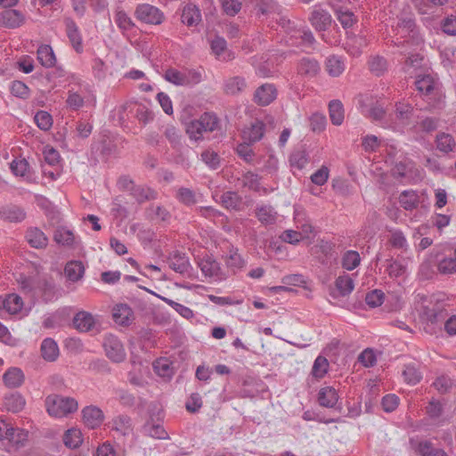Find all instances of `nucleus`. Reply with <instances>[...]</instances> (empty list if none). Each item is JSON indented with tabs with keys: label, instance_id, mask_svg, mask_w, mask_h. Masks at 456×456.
Instances as JSON below:
<instances>
[{
	"label": "nucleus",
	"instance_id": "26",
	"mask_svg": "<svg viewBox=\"0 0 456 456\" xmlns=\"http://www.w3.org/2000/svg\"><path fill=\"white\" fill-rule=\"evenodd\" d=\"M132 316L133 311L126 304L118 305L113 308V320L119 325H128Z\"/></svg>",
	"mask_w": 456,
	"mask_h": 456
},
{
	"label": "nucleus",
	"instance_id": "45",
	"mask_svg": "<svg viewBox=\"0 0 456 456\" xmlns=\"http://www.w3.org/2000/svg\"><path fill=\"white\" fill-rule=\"evenodd\" d=\"M115 22L123 31L131 30L135 24L127 13L123 10H118L115 13Z\"/></svg>",
	"mask_w": 456,
	"mask_h": 456
},
{
	"label": "nucleus",
	"instance_id": "9",
	"mask_svg": "<svg viewBox=\"0 0 456 456\" xmlns=\"http://www.w3.org/2000/svg\"><path fill=\"white\" fill-rule=\"evenodd\" d=\"M169 267L180 274H186L191 269L188 256L184 253L174 251L167 257Z\"/></svg>",
	"mask_w": 456,
	"mask_h": 456
},
{
	"label": "nucleus",
	"instance_id": "54",
	"mask_svg": "<svg viewBox=\"0 0 456 456\" xmlns=\"http://www.w3.org/2000/svg\"><path fill=\"white\" fill-rule=\"evenodd\" d=\"M176 198L186 206H192L197 202L194 191L189 188H180L176 192Z\"/></svg>",
	"mask_w": 456,
	"mask_h": 456
},
{
	"label": "nucleus",
	"instance_id": "14",
	"mask_svg": "<svg viewBox=\"0 0 456 456\" xmlns=\"http://www.w3.org/2000/svg\"><path fill=\"white\" fill-rule=\"evenodd\" d=\"M320 70V64L314 58L304 57L299 61L297 65L298 74L307 77H315Z\"/></svg>",
	"mask_w": 456,
	"mask_h": 456
},
{
	"label": "nucleus",
	"instance_id": "53",
	"mask_svg": "<svg viewBox=\"0 0 456 456\" xmlns=\"http://www.w3.org/2000/svg\"><path fill=\"white\" fill-rule=\"evenodd\" d=\"M402 54H410L404 61V69L409 71V69H419L422 65L423 56L419 53H411L407 50L401 51Z\"/></svg>",
	"mask_w": 456,
	"mask_h": 456
},
{
	"label": "nucleus",
	"instance_id": "61",
	"mask_svg": "<svg viewBox=\"0 0 456 456\" xmlns=\"http://www.w3.org/2000/svg\"><path fill=\"white\" fill-rule=\"evenodd\" d=\"M224 12L229 16H235L241 9L240 0H220Z\"/></svg>",
	"mask_w": 456,
	"mask_h": 456
},
{
	"label": "nucleus",
	"instance_id": "25",
	"mask_svg": "<svg viewBox=\"0 0 456 456\" xmlns=\"http://www.w3.org/2000/svg\"><path fill=\"white\" fill-rule=\"evenodd\" d=\"M41 355L48 362H54L59 356V347L53 338H45L41 344Z\"/></svg>",
	"mask_w": 456,
	"mask_h": 456
},
{
	"label": "nucleus",
	"instance_id": "47",
	"mask_svg": "<svg viewBox=\"0 0 456 456\" xmlns=\"http://www.w3.org/2000/svg\"><path fill=\"white\" fill-rule=\"evenodd\" d=\"M260 179L261 177L258 175L248 171L242 175L240 181L243 186L255 191H259Z\"/></svg>",
	"mask_w": 456,
	"mask_h": 456
},
{
	"label": "nucleus",
	"instance_id": "17",
	"mask_svg": "<svg viewBox=\"0 0 456 456\" xmlns=\"http://www.w3.org/2000/svg\"><path fill=\"white\" fill-rule=\"evenodd\" d=\"M415 85L418 91L423 93L425 95H430L437 90L438 82L429 74L423 76L419 75L415 81Z\"/></svg>",
	"mask_w": 456,
	"mask_h": 456
},
{
	"label": "nucleus",
	"instance_id": "30",
	"mask_svg": "<svg viewBox=\"0 0 456 456\" xmlns=\"http://www.w3.org/2000/svg\"><path fill=\"white\" fill-rule=\"evenodd\" d=\"M242 199L235 191H225L220 197V203L226 209L239 210Z\"/></svg>",
	"mask_w": 456,
	"mask_h": 456
},
{
	"label": "nucleus",
	"instance_id": "64",
	"mask_svg": "<svg viewBox=\"0 0 456 456\" xmlns=\"http://www.w3.org/2000/svg\"><path fill=\"white\" fill-rule=\"evenodd\" d=\"M148 216L151 219H159L161 221H166L169 218V212L161 206H151L147 209Z\"/></svg>",
	"mask_w": 456,
	"mask_h": 456
},
{
	"label": "nucleus",
	"instance_id": "33",
	"mask_svg": "<svg viewBox=\"0 0 456 456\" xmlns=\"http://www.w3.org/2000/svg\"><path fill=\"white\" fill-rule=\"evenodd\" d=\"M82 442V433L77 428L68 429L63 436L64 444L70 449L77 448Z\"/></svg>",
	"mask_w": 456,
	"mask_h": 456
},
{
	"label": "nucleus",
	"instance_id": "7",
	"mask_svg": "<svg viewBox=\"0 0 456 456\" xmlns=\"http://www.w3.org/2000/svg\"><path fill=\"white\" fill-rule=\"evenodd\" d=\"M25 15L15 9H6L0 12V26L7 28H17L25 23Z\"/></svg>",
	"mask_w": 456,
	"mask_h": 456
},
{
	"label": "nucleus",
	"instance_id": "31",
	"mask_svg": "<svg viewBox=\"0 0 456 456\" xmlns=\"http://www.w3.org/2000/svg\"><path fill=\"white\" fill-rule=\"evenodd\" d=\"M329 112L331 123L340 126L345 118L343 104L339 100H332L329 104Z\"/></svg>",
	"mask_w": 456,
	"mask_h": 456
},
{
	"label": "nucleus",
	"instance_id": "35",
	"mask_svg": "<svg viewBox=\"0 0 456 456\" xmlns=\"http://www.w3.org/2000/svg\"><path fill=\"white\" fill-rule=\"evenodd\" d=\"M4 405L8 411L19 412L25 406V399L20 394L14 393L5 397Z\"/></svg>",
	"mask_w": 456,
	"mask_h": 456
},
{
	"label": "nucleus",
	"instance_id": "21",
	"mask_svg": "<svg viewBox=\"0 0 456 456\" xmlns=\"http://www.w3.org/2000/svg\"><path fill=\"white\" fill-rule=\"evenodd\" d=\"M0 216L3 219L9 222L19 223L26 218L25 211L15 205L3 207L0 209Z\"/></svg>",
	"mask_w": 456,
	"mask_h": 456
},
{
	"label": "nucleus",
	"instance_id": "18",
	"mask_svg": "<svg viewBox=\"0 0 456 456\" xmlns=\"http://www.w3.org/2000/svg\"><path fill=\"white\" fill-rule=\"evenodd\" d=\"M24 379L23 371L16 367L8 369L3 376L4 385L10 388L20 387L24 382Z\"/></svg>",
	"mask_w": 456,
	"mask_h": 456
},
{
	"label": "nucleus",
	"instance_id": "51",
	"mask_svg": "<svg viewBox=\"0 0 456 456\" xmlns=\"http://www.w3.org/2000/svg\"><path fill=\"white\" fill-rule=\"evenodd\" d=\"M369 67L372 73L380 76L387 70V60L381 56H374L370 60Z\"/></svg>",
	"mask_w": 456,
	"mask_h": 456
},
{
	"label": "nucleus",
	"instance_id": "15",
	"mask_svg": "<svg viewBox=\"0 0 456 456\" xmlns=\"http://www.w3.org/2000/svg\"><path fill=\"white\" fill-rule=\"evenodd\" d=\"M110 425L111 429L122 436H129L133 432L132 419L127 415H118L113 418Z\"/></svg>",
	"mask_w": 456,
	"mask_h": 456
},
{
	"label": "nucleus",
	"instance_id": "55",
	"mask_svg": "<svg viewBox=\"0 0 456 456\" xmlns=\"http://www.w3.org/2000/svg\"><path fill=\"white\" fill-rule=\"evenodd\" d=\"M201 159L211 169H216L220 166L219 155L210 149L202 151Z\"/></svg>",
	"mask_w": 456,
	"mask_h": 456
},
{
	"label": "nucleus",
	"instance_id": "42",
	"mask_svg": "<svg viewBox=\"0 0 456 456\" xmlns=\"http://www.w3.org/2000/svg\"><path fill=\"white\" fill-rule=\"evenodd\" d=\"M143 432L145 435L157 439H167L168 437L167 431L162 426L152 422H147L143 426Z\"/></svg>",
	"mask_w": 456,
	"mask_h": 456
},
{
	"label": "nucleus",
	"instance_id": "19",
	"mask_svg": "<svg viewBox=\"0 0 456 456\" xmlns=\"http://www.w3.org/2000/svg\"><path fill=\"white\" fill-rule=\"evenodd\" d=\"M211 49L215 55L223 61H231L234 59V54L227 51V44L224 38L216 37L211 41Z\"/></svg>",
	"mask_w": 456,
	"mask_h": 456
},
{
	"label": "nucleus",
	"instance_id": "2",
	"mask_svg": "<svg viewBox=\"0 0 456 456\" xmlns=\"http://www.w3.org/2000/svg\"><path fill=\"white\" fill-rule=\"evenodd\" d=\"M45 405L48 413L51 416L57 418L65 417L75 412L78 408V403L74 398L58 395L47 396L45 399Z\"/></svg>",
	"mask_w": 456,
	"mask_h": 456
},
{
	"label": "nucleus",
	"instance_id": "58",
	"mask_svg": "<svg viewBox=\"0 0 456 456\" xmlns=\"http://www.w3.org/2000/svg\"><path fill=\"white\" fill-rule=\"evenodd\" d=\"M337 18L343 26V28H350L356 21L354 14L349 10L339 8L337 10Z\"/></svg>",
	"mask_w": 456,
	"mask_h": 456
},
{
	"label": "nucleus",
	"instance_id": "46",
	"mask_svg": "<svg viewBox=\"0 0 456 456\" xmlns=\"http://www.w3.org/2000/svg\"><path fill=\"white\" fill-rule=\"evenodd\" d=\"M328 368H329L328 360L324 356L319 355L314 362V365L312 368V375L314 378L322 379L327 373Z\"/></svg>",
	"mask_w": 456,
	"mask_h": 456
},
{
	"label": "nucleus",
	"instance_id": "10",
	"mask_svg": "<svg viewBox=\"0 0 456 456\" xmlns=\"http://www.w3.org/2000/svg\"><path fill=\"white\" fill-rule=\"evenodd\" d=\"M309 20L315 30L325 31L331 24V16L327 11L323 10L320 6H315L311 13Z\"/></svg>",
	"mask_w": 456,
	"mask_h": 456
},
{
	"label": "nucleus",
	"instance_id": "23",
	"mask_svg": "<svg viewBox=\"0 0 456 456\" xmlns=\"http://www.w3.org/2000/svg\"><path fill=\"white\" fill-rule=\"evenodd\" d=\"M247 86L243 77L236 76L225 80L224 91L229 95H237L244 91Z\"/></svg>",
	"mask_w": 456,
	"mask_h": 456
},
{
	"label": "nucleus",
	"instance_id": "50",
	"mask_svg": "<svg viewBox=\"0 0 456 456\" xmlns=\"http://www.w3.org/2000/svg\"><path fill=\"white\" fill-rule=\"evenodd\" d=\"M34 119L37 126L43 131H48L53 126V118L46 111H37Z\"/></svg>",
	"mask_w": 456,
	"mask_h": 456
},
{
	"label": "nucleus",
	"instance_id": "16",
	"mask_svg": "<svg viewBox=\"0 0 456 456\" xmlns=\"http://www.w3.org/2000/svg\"><path fill=\"white\" fill-rule=\"evenodd\" d=\"M317 400L322 407L333 408L338 403V395L334 387H324L320 389Z\"/></svg>",
	"mask_w": 456,
	"mask_h": 456
},
{
	"label": "nucleus",
	"instance_id": "57",
	"mask_svg": "<svg viewBox=\"0 0 456 456\" xmlns=\"http://www.w3.org/2000/svg\"><path fill=\"white\" fill-rule=\"evenodd\" d=\"M403 375L404 380L410 385H416L422 379L421 373L413 365L405 366Z\"/></svg>",
	"mask_w": 456,
	"mask_h": 456
},
{
	"label": "nucleus",
	"instance_id": "22",
	"mask_svg": "<svg viewBox=\"0 0 456 456\" xmlns=\"http://www.w3.org/2000/svg\"><path fill=\"white\" fill-rule=\"evenodd\" d=\"M28 244L35 248H44L48 244V239L38 228H29L26 232Z\"/></svg>",
	"mask_w": 456,
	"mask_h": 456
},
{
	"label": "nucleus",
	"instance_id": "29",
	"mask_svg": "<svg viewBox=\"0 0 456 456\" xmlns=\"http://www.w3.org/2000/svg\"><path fill=\"white\" fill-rule=\"evenodd\" d=\"M200 20V12L195 5L188 4L184 6L181 15V20L183 24L193 26L198 24Z\"/></svg>",
	"mask_w": 456,
	"mask_h": 456
},
{
	"label": "nucleus",
	"instance_id": "48",
	"mask_svg": "<svg viewBox=\"0 0 456 456\" xmlns=\"http://www.w3.org/2000/svg\"><path fill=\"white\" fill-rule=\"evenodd\" d=\"M326 69L330 76L338 77L343 73L345 65L340 59L331 56L327 60Z\"/></svg>",
	"mask_w": 456,
	"mask_h": 456
},
{
	"label": "nucleus",
	"instance_id": "27",
	"mask_svg": "<svg viewBox=\"0 0 456 456\" xmlns=\"http://www.w3.org/2000/svg\"><path fill=\"white\" fill-rule=\"evenodd\" d=\"M436 145L438 151L449 153L454 151L456 141L450 134L438 133L436 136Z\"/></svg>",
	"mask_w": 456,
	"mask_h": 456
},
{
	"label": "nucleus",
	"instance_id": "49",
	"mask_svg": "<svg viewBox=\"0 0 456 456\" xmlns=\"http://www.w3.org/2000/svg\"><path fill=\"white\" fill-rule=\"evenodd\" d=\"M164 77L169 83L180 86H185L187 81L184 77L183 71H179L172 68L166 70Z\"/></svg>",
	"mask_w": 456,
	"mask_h": 456
},
{
	"label": "nucleus",
	"instance_id": "39",
	"mask_svg": "<svg viewBox=\"0 0 456 456\" xmlns=\"http://www.w3.org/2000/svg\"><path fill=\"white\" fill-rule=\"evenodd\" d=\"M335 284L340 295L343 297L350 294L354 287V280L348 274L338 276Z\"/></svg>",
	"mask_w": 456,
	"mask_h": 456
},
{
	"label": "nucleus",
	"instance_id": "60",
	"mask_svg": "<svg viewBox=\"0 0 456 456\" xmlns=\"http://www.w3.org/2000/svg\"><path fill=\"white\" fill-rule=\"evenodd\" d=\"M385 294L379 289H374L369 293H367L365 297L366 304L370 307H377L382 305L384 301Z\"/></svg>",
	"mask_w": 456,
	"mask_h": 456
},
{
	"label": "nucleus",
	"instance_id": "43",
	"mask_svg": "<svg viewBox=\"0 0 456 456\" xmlns=\"http://www.w3.org/2000/svg\"><path fill=\"white\" fill-rule=\"evenodd\" d=\"M413 108L411 104L405 102H397L395 104V117L403 124H409L412 115Z\"/></svg>",
	"mask_w": 456,
	"mask_h": 456
},
{
	"label": "nucleus",
	"instance_id": "6",
	"mask_svg": "<svg viewBox=\"0 0 456 456\" xmlns=\"http://www.w3.org/2000/svg\"><path fill=\"white\" fill-rule=\"evenodd\" d=\"M107 357L114 362H121L126 358L124 346L118 338L113 334L104 336L102 343Z\"/></svg>",
	"mask_w": 456,
	"mask_h": 456
},
{
	"label": "nucleus",
	"instance_id": "1",
	"mask_svg": "<svg viewBox=\"0 0 456 456\" xmlns=\"http://www.w3.org/2000/svg\"><path fill=\"white\" fill-rule=\"evenodd\" d=\"M219 127V118L215 113L205 112L200 118L193 119L186 126V134L191 140L199 141L203 137V133L213 132Z\"/></svg>",
	"mask_w": 456,
	"mask_h": 456
},
{
	"label": "nucleus",
	"instance_id": "63",
	"mask_svg": "<svg viewBox=\"0 0 456 456\" xmlns=\"http://www.w3.org/2000/svg\"><path fill=\"white\" fill-rule=\"evenodd\" d=\"M117 398L121 405L131 408L135 404V396L127 390L118 389L116 391Z\"/></svg>",
	"mask_w": 456,
	"mask_h": 456
},
{
	"label": "nucleus",
	"instance_id": "12",
	"mask_svg": "<svg viewBox=\"0 0 456 456\" xmlns=\"http://www.w3.org/2000/svg\"><path fill=\"white\" fill-rule=\"evenodd\" d=\"M5 441L16 449L23 447L28 441V433L22 428H10L5 431Z\"/></svg>",
	"mask_w": 456,
	"mask_h": 456
},
{
	"label": "nucleus",
	"instance_id": "3",
	"mask_svg": "<svg viewBox=\"0 0 456 456\" xmlns=\"http://www.w3.org/2000/svg\"><path fill=\"white\" fill-rule=\"evenodd\" d=\"M396 34L407 37L404 41H393L397 47L403 48L405 45H419L422 39L416 29V23L411 16H402L396 25Z\"/></svg>",
	"mask_w": 456,
	"mask_h": 456
},
{
	"label": "nucleus",
	"instance_id": "20",
	"mask_svg": "<svg viewBox=\"0 0 456 456\" xmlns=\"http://www.w3.org/2000/svg\"><path fill=\"white\" fill-rule=\"evenodd\" d=\"M94 316L85 311L77 313L73 318L75 328L81 332L90 331L94 328Z\"/></svg>",
	"mask_w": 456,
	"mask_h": 456
},
{
	"label": "nucleus",
	"instance_id": "8",
	"mask_svg": "<svg viewBox=\"0 0 456 456\" xmlns=\"http://www.w3.org/2000/svg\"><path fill=\"white\" fill-rule=\"evenodd\" d=\"M82 419L87 428L95 429L103 422L104 414L99 407L89 405L82 410Z\"/></svg>",
	"mask_w": 456,
	"mask_h": 456
},
{
	"label": "nucleus",
	"instance_id": "40",
	"mask_svg": "<svg viewBox=\"0 0 456 456\" xmlns=\"http://www.w3.org/2000/svg\"><path fill=\"white\" fill-rule=\"evenodd\" d=\"M360 263V255L355 250H347L342 256V267L348 271L355 269Z\"/></svg>",
	"mask_w": 456,
	"mask_h": 456
},
{
	"label": "nucleus",
	"instance_id": "4",
	"mask_svg": "<svg viewBox=\"0 0 456 456\" xmlns=\"http://www.w3.org/2000/svg\"><path fill=\"white\" fill-rule=\"evenodd\" d=\"M420 316L427 322L428 326L429 324L438 325L445 321L448 313L443 304L429 302L428 305H423Z\"/></svg>",
	"mask_w": 456,
	"mask_h": 456
},
{
	"label": "nucleus",
	"instance_id": "24",
	"mask_svg": "<svg viewBox=\"0 0 456 456\" xmlns=\"http://www.w3.org/2000/svg\"><path fill=\"white\" fill-rule=\"evenodd\" d=\"M37 60L45 68H53L56 62V57L53 48L48 45H42L37 49Z\"/></svg>",
	"mask_w": 456,
	"mask_h": 456
},
{
	"label": "nucleus",
	"instance_id": "36",
	"mask_svg": "<svg viewBox=\"0 0 456 456\" xmlns=\"http://www.w3.org/2000/svg\"><path fill=\"white\" fill-rule=\"evenodd\" d=\"M53 240L58 244L70 247L73 246L75 242V235L70 230H68L64 227H61L54 232Z\"/></svg>",
	"mask_w": 456,
	"mask_h": 456
},
{
	"label": "nucleus",
	"instance_id": "37",
	"mask_svg": "<svg viewBox=\"0 0 456 456\" xmlns=\"http://www.w3.org/2000/svg\"><path fill=\"white\" fill-rule=\"evenodd\" d=\"M199 266L205 276L208 277L217 275L220 270L219 264L209 256L201 259L199 263Z\"/></svg>",
	"mask_w": 456,
	"mask_h": 456
},
{
	"label": "nucleus",
	"instance_id": "5",
	"mask_svg": "<svg viewBox=\"0 0 456 456\" xmlns=\"http://www.w3.org/2000/svg\"><path fill=\"white\" fill-rule=\"evenodd\" d=\"M135 18L146 24L159 25L164 20L163 12L149 4H138L134 11Z\"/></svg>",
	"mask_w": 456,
	"mask_h": 456
},
{
	"label": "nucleus",
	"instance_id": "38",
	"mask_svg": "<svg viewBox=\"0 0 456 456\" xmlns=\"http://www.w3.org/2000/svg\"><path fill=\"white\" fill-rule=\"evenodd\" d=\"M4 309L9 314H14L20 312L22 308L23 302L20 297L15 294H10L4 298Z\"/></svg>",
	"mask_w": 456,
	"mask_h": 456
},
{
	"label": "nucleus",
	"instance_id": "44",
	"mask_svg": "<svg viewBox=\"0 0 456 456\" xmlns=\"http://www.w3.org/2000/svg\"><path fill=\"white\" fill-rule=\"evenodd\" d=\"M153 368L155 372L160 377L171 378L173 376L174 371L171 362L166 358L154 362Z\"/></svg>",
	"mask_w": 456,
	"mask_h": 456
},
{
	"label": "nucleus",
	"instance_id": "32",
	"mask_svg": "<svg viewBox=\"0 0 456 456\" xmlns=\"http://www.w3.org/2000/svg\"><path fill=\"white\" fill-rule=\"evenodd\" d=\"M130 193L139 204L155 200L157 197L155 191L141 185H136Z\"/></svg>",
	"mask_w": 456,
	"mask_h": 456
},
{
	"label": "nucleus",
	"instance_id": "59",
	"mask_svg": "<svg viewBox=\"0 0 456 456\" xmlns=\"http://www.w3.org/2000/svg\"><path fill=\"white\" fill-rule=\"evenodd\" d=\"M411 171V163L399 162L395 165L392 169V175L395 178H408Z\"/></svg>",
	"mask_w": 456,
	"mask_h": 456
},
{
	"label": "nucleus",
	"instance_id": "34",
	"mask_svg": "<svg viewBox=\"0 0 456 456\" xmlns=\"http://www.w3.org/2000/svg\"><path fill=\"white\" fill-rule=\"evenodd\" d=\"M401 206L406 210H412L419 205V196L414 191H404L399 196Z\"/></svg>",
	"mask_w": 456,
	"mask_h": 456
},
{
	"label": "nucleus",
	"instance_id": "62",
	"mask_svg": "<svg viewBox=\"0 0 456 456\" xmlns=\"http://www.w3.org/2000/svg\"><path fill=\"white\" fill-rule=\"evenodd\" d=\"M437 268L443 274L454 273H456V259L454 256L444 258L439 262Z\"/></svg>",
	"mask_w": 456,
	"mask_h": 456
},
{
	"label": "nucleus",
	"instance_id": "56",
	"mask_svg": "<svg viewBox=\"0 0 456 456\" xmlns=\"http://www.w3.org/2000/svg\"><path fill=\"white\" fill-rule=\"evenodd\" d=\"M265 132V124L262 121L256 120L253 123L248 132V139L250 142L259 141Z\"/></svg>",
	"mask_w": 456,
	"mask_h": 456
},
{
	"label": "nucleus",
	"instance_id": "41",
	"mask_svg": "<svg viewBox=\"0 0 456 456\" xmlns=\"http://www.w3.org/2000/svg\"><path fill=\"white\" fill-rule=\"evenodd\" d=\"M256 216L265 224H273L276 220V213L270 206H262L256 208Z\"/></svg>",
	"mask_w": 456,
	"mask_h": 456
},
{
	"label": "nucleus",
	"instance_id": "52",
	"mask_svg": "<svg viewBox=\"0 0 456 456\" xmlns=\"http://www.w3.org/2000/svg\"><path fill=\"white\" fill-rule=\"evenodd\" d=\"M11 93L13 96L21 99H27L29 96V88L28 86L20 80H14L10 86Z\"/></svg>",
	"mask_w": 456,
	"mask_h": 456
},
{
	"label": "nucleus",
	"instance_id": "13",
	"mask_svg": "<svg viewBox=\"0 0 456 456\" xmlns=\"http://www.w3.org/2000/svg\"><path fill=\"white\" fill-rule=\"evenodd\" d=\"M67 36L77 53L82 52V37L76 22L69 17L64 19Z\"/></svg>",
	"mask_w": 456,
	"mask_h": 456
},
{
	"label": "nucleus",
	"instance_id": "11",
	"mask_svg": "<svg viewBox=\"0 0 456 456\" xmlns=\"http://www.w3.org/2000/svg\"><path fill=\"white\" fill-rule=\"evenodd\" d=\"M276 98V88L272 84H264L254 94V101L258 105L266 106Z\"/></svg>",
	"mask_w": 456,
	"mask_h": 456
},
{
	"label": "nucleus",
	"instance_id": "28",
	"mask_svg": "<svg viewBox=\"0 0 456 456\" xmlns=\"http://www.w3.org/2000/svg\"><path fill=\"white\" fill-rule=\"evenodd\" d=\"M64 273L68 280L76 282L82 279L85 273V267L80 261H70L67 263Z\"/></svg>",
	"mask_w": 456,
	"mask_h": 456
}]
</instances>
